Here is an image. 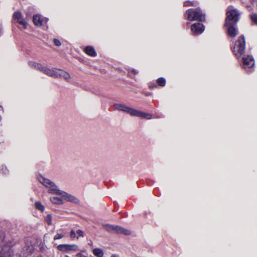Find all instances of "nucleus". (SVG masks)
I'll use <instances>...</instances> for the list:
<instances>
[{
    "label": "nucleus",
    "mask_w": 257,
    "mask_h": 257,
    "mask_svg": "<svg viewBox=\"0 0 257 257\" xmlns=\"http://www.w3.org/2000/svg\"><path fill=\"white\" fill-rule=\"evenodd\" d=\"M65 257H70L69 256H68V255H65Z\"/></svg>",
    "instance_id": "nucleus-35"
},
{
    "label": "nucleus",
    "mask_w": 257,
    "mask_h": 257,
    "mask_svg": "<svg viewBox=\"0 0 257 257\" xmlns=\"http://www.w3.org/2000/svg\"><path fill=\"white\" fill-rule=\"evenodd\" d=\"M245 50V38L243 36H241L235 42L232 51L236 57L238 58L244 53Z\"/></svg>",
    "instance_id": "nucleus-5"
},
{
    "label": "nucleus",
    "mask_w": 257,
    "mask_h": 257,
    "mask_svg": "<svg viewBox=\"0 0 257 257\" xmlns=\"http://www.w3.org/2000/svg\"><path fill=\"white\" fill-rule=\"evenodd\" d=\"M58 71V69L57 68H49L44 66L41 72H43L44 74L49 76L55 78H57Z\"/></svg>",
    "instance_id": "nucleus-11"
},
{
    "label": "nucleus",
    "mask_w": 257,
    "mask_h": 257,
    "mask_svg": "<svg viewBox=\"0 0 257 257\" xmlns=\"http://www.w3.org/2000/svg\"><path fill=\"white\" fill-rule=\"evenodd\" d=\"M236 24H225V26L227 29V35L230 37L234 38L238 34V30L236 27Z\"/></svg>",
    "instance_id": "nucleus-9"
},
{
    "label": "nucleus",
    "mask_w": 257,
    "mask_h": 257,
    "mask_svg": "<svg viewBox=\"0 0 257 257\" xmlns=\"http://www.w3.org/2000/svg\"><path fill=\"white\" fill-rule=\"evenodd\" d=\"M29 65L32 67V68H34L37 70H38L40 71H42V70L43 68V65H42L41 64H40V63H36L35 62H34V61H30L29 62Z\"/></svg>",
    "instance_id": "nucleus-16"
},
{
    "label": "nucleus",
    "mask_w": 257,
    "mask_h": 257,
    "mask_svg": "<svg viewBox=\"0 0 257 257\" xmlns=\"http://www.w3.org/2000/svg\"><path fill=\"white\" fill-rule=\"evenodd\" d=\"M57 249L59 251L64 252H75L79 250V247L77 245L73 244H59L57 246Z\"/></svg>",
    "instance_id": "nucleus-8"
},
{
    "label": "nucleus",
    "mask_w": 257,
    "mask_h": 257,
    "mask_svg": "<svg viewBox=\"0 0 257 257\" xmlns=\"http://www.w3.org/2000/svg\"><path fill=\"white\" fill-rule=\"evenodd\" d=\"M13 251L9 247H3L0 253V257H13Z\"/></svg>",
    "instance_id": "nucleus-14"
},
{
    "label": "nucleus",
    "mask_w": 257,
    "mask_h": 257,
    "mask_svg": "<svg viewBox=\"0 0 257 257\" xmlns=\"http://www.w3.org/2000/svg\"><path fill=\"white\" fill-rule=\"evenodd\" d=\"M250 19L252 23L257 25V14H253L250 15Z\"/></svg>",
    "instance_id": "nucleus-22"
},
{
    "label": "nucleus",
    "mask_w": 257,
    "mask_h": 257,
    "mask_svg": "<svg viewBox=\"0 0 257 257\" xmlns=\"http://www.w3.org/2000/svg\"><path fill=\"white\" fill-rule=\"evenodd\" d=\"M36 257H43L42 255H40V256H36Z\"/></svg>",
    "instance_id": "nucleus-34"
},
{
    "label": "nucleus",
    "mask_w": 257,
    "mask_h": 257,
    "mask_svg": "<svg viewBox=\"0 0 257 257\" xmlns=\"http://www.w3.org/2000/svg\"><path fill=\"white\" fill-rule=\"evenodd\" d=\"M70 237L72 238V239H74L76 237V232H75L74 230H72L70 232Z\"/></svg>",
    "instance_id": "nucleus-28"
},
{
    "label": "nucleus",
    "mask_w": 257,
    "mask_h": 257,
    "mask_svg": "<svg viewBox=\"0 0 257 257\" xmlns=\"http://www.w3.org/2000/svg\"><path fill=\"white\" fill-rule=\"evenodd\" d=\"M134 73H137V71H135V72H134Z\"/></svg>",
    "instance_id": "nucleus-37"
},
{
    "label": "nucleus",
    "mask_w": 257,
    "mask_h": 257,
    "mask_svg": "<svg viewBox=\"0 0 257 257\" xmlns=\"http://www.w3.org/2000/svg\"><path fill=\"white\" fill-rule=\"evenodd\" d=\"M254 60L250 55L244 56L242 58V68L248 73L254 70Z\"/></svg>",
    "instance_id": "nucleus-6"
},
{
    "label": "nucleus",
    "mask_w": 257,
    "mask_h": 257,
    "mask_svg": "<svg viewBox=\"0 0 257 257\" xmlns=\"http://www.w3.org/2000/svg\"><path fill=\"white\" fill-rule=\"evenodd\" d=\"M35 206L37 209L41 211H43L45 210L44 206L42 205V204L39 201L36 202L35 203Z\"/></svg>",
    "instance_id": "nucleus-21"
},
{
    "label": "nucleus",
    "mask_w": 257,
    "mask_h": 257,
    "mask_svg": "<svg viewBox=\"0 0 257 257\" xmlns=\"http://www.w3.org/2000/svg\"><path fill=\"white\" fill-rule=\"evenodd\" d=\"M46 222L48 225H51L52 224V216L50 214H48L46 217Z\"/></svg>",
    "instance_id": "nucleus-23"
},
{
    "label": "nucleus",
    "mask_w": 257,
    "mask_h": 257,
    "mask_svg": "<svg viewBox=\"0 0 257 257\" xmlns=\"http://www.w3.org/2000/svg\"><path fill=\"white\" fill-rule=\"evenodd\" d=\"M112 257H117V256H116V255H112Z\"/></svg>",
    "instance_id": "nucleus-36"
},
{
    "label": "nucleus",
    "mask_w": 257,
    "mask_h": 257,
    "mask_svg": "<svg viewBox=\"0 0 257 257\" xmlns=\"http://www.w3.org/2000/svg\"><path fill=\"white\" fill-rule=\"evenodd\" d=\"M193 3L192 2H190V1H186L184 3V6L185 7H189V6H193Z\"/></svg>",
    "instance_id": "nucleus-26"
},
{
    "label": "nucleus",
    "mask_w": 257,
    "mask_h": 257,
    "mask_svg": "<svg viewBox=\"0 0 257 257\" xmlns=\"http://www.w3.org/2000/svg\"><path fill=\"white\" fill-rule=\"evenodd\" d=\"M103 228L106 230L108 231H114L118 233H122L124 234H130V231L123 228L118 226H115L110 224H105L103 225Z\"/></svg>",
    "instance_id": "nucleus-7"
},
{
    "label": "nucleus",
    "mask_w": 257,
    "mask_h": 257,
    "mask_svg": "<svg viewBox=\"0 0 257 257\" xmlns=\"http://www.w3.org/2000/svg\"><path fill=\"white\" fill-rule=\"evenodd\" d=\"M13 18L15 20H17L19 24L23 26L24 28H26L27 23L25 19L22 18V15L20 12H16L13 15Z\"/></svg>",
    "instance_id": "nucleus-12"
},
{
    "label": "nucleus",
    "mask_w": 257,
    "mask_h": 257,
    "mask_svg": "<svg viewBox=\"0 0 257 257\" xmlns=\"http://www.w3.org/2000/svg\"><path fill=\"white\" fill-rule=\"evenodd\" d=\"M77 256H78L79 257H82L83 255L82 254H81L80 253H78L77 254Z\"/></svg>",
    "instance_id": "nucleus-32"
},
{
    "label": "nucleus",
    "mask_w": 257,
    "mask_h": 257,
    "mask_svg": "<svg viewBox=\"0 0 257 257\" xmlns=\"http://www.w3.org/2000/svg\"><path fill=\"white\" fill-rule=\"evenodd\" d=\"M57 78H62L66 81L69 82L71 79V76L67 72L63 70L58 69Z\"/></svg>",
    "instance_id": "nucleus-13"
},
{
    "label": "nucleus",
    "mask_w": 257,
    "mask_h": 257,
    "mask_svg": "<svg viewBox=\"0 0 257 257\" xmlns=\"http://www.w3.org/2000/svg\"><path fill=\"white\" fill-rule=\"evenodd\" d=\"M84 51L86 54L91 57H95L97 55L94 48L92 46L86 47L84 49Z\"/></svg>",
    "instance_id": "nucleus-15"
},
{
    "label": "nucleus",
    "mask_w": 257,
    "mask_h": 257,
    "mask_svg": "<svg viewBox=\"0 0 257 257\" xmlns=\"http://www.w3.org/2000/svg\"><path fill=\"white\" fill-rule=\"evenodd\" d=\"M188 20L203 21L205 19V15L200 9H189L186 12Z\"/></svg>",
    "instance_id": "nucleus-4"
},
{
    "label": "nucleus",
    "mask_w": 257,
    "mask_h": 257,
    "mask_svg": "<svg viewBox=\"0 0 257 257\" xmlns=\"http://www.w3.org/2000/svg\"><path fill=\"white\" fill-rule=\"evenodd\" d=\"M151 94L150 93H147L145 94V95L146 96H149Z\"/></svg>",
    "instance_id": "nucleus-33"
},
{
    "label": "nucleus",
    "mask_w": 257,
    "mask_h": 257,
    "mask_svg": "<svg viewBox=\"0 0 257 257\" xmlns=\"http://www.w3.org/2000/svg\"><path fill=\"white\" fill-rule=\"evenodd\" d=\"M191 31L195 35H198L202 34L204 31V27L202 24L196 23L191 26Z\"/></svg>",
    "instance_id": "nucleus-10"
},
{
    "label": "nucleus",
    "mask_w": 257,
    "mask_h": 257,
    "mask_svg": "<svg viewBox=\"0 0 257 257\" xmlns=\"http://www.w3.org/2000/svg\"><path fill=\"white\" fill-rule=\"evenodd\" d=\"M165 84H166L165 79L164 78L162 77V86H164L165 85Z\"/></svg>",
    "instance_id": "nucleus-31"
},
{
    "label": "nucleus",
    "mask_w": 257,
    "mask_h": 257,
    "mask_svg": "<svg viewBox=\"0 0 257 257\" xmlns=\"http://www.w3.org/2000/svg\"><path fill=\"white\" fill-rule=\"evenodd\" d=\"M239 19V14L237 10L233 6L228 7L226 10V24H237Z\"/></svg>",
    "instance_id": "nucleus-3"
},
{
    "label": "nucleus",
    "mask_w": 257,
    "mask_h": 257,
    "mask_svg": "<svg viewBox=\"0 0 257 257\" xmlns=\"http://www.w3.org/2000/svg\"><path fill=\"white\" fill-rule=\"evenodd\" d=\"M77 234H78L77 238L78 237H83L84 236V232L82 230H78L76 231Z\"/></svg>",
    "instance_id": "nucleus-25"
},
{
    "label": "nucleus",
    "mask_w": 257,
    "mask_h": 257,
    "mask_svg": "<svg viewBox=\"0 0 257 257\" xmlns=\"http://www.w3.org/2000/svg\"><path fill=\"white\" fill-rule=\"evenodd\" d=\"M5 238V234L4 232H0V239L3 240Z\"/></svg>",
    "instance_id": "nucleus-30"
},
{
    "label": "nucleus",
    "mask_w": 257,
    "mask_h": 257,
    "mask_svg": "<svg viewBox=\"0 0 257 257\" xmlns=\"http://www.w3.org/2000/svg\"><path fill=\"white\" fill-rule=\"evenodd\" d=\"M54 43L55 45L57 46H60L61 45V42L57 39H54Z\"/></svg>",
    "instance_id": "nucleus-27"
},
{
    "label": "nucleus",
    "mask_w": 257,
    "mask_h": 257,
    "mask_svg": "<svg viewBox=\"0 0 257 257\" xmlns=\"http://www.w3.org/2000/svg\"><path fill=\"white\" fill-rule=\"evenodd\" d=\"M93 253L97 257H103L104 252L102 249L99 248H95L93 250Z\"/></svg>",
    "instance_id": "nucleus-19"
},
{
    "label": "nucleus",
    "mask_w": 257,
    "mask_h": 257,
    "mask_svg": "<svg viewBox=\"0 0 257 257\" xmlns=\"http://www.w3.org/2000/svg\"><path fill=\"white\" fill-rule=\"evenodd\" d=\"M37 178L40 183L48 188V192L50 193L60 195L63 198V201L65 200L75 203L77 202L78 200L75 197L59 190L58 187L51 180L44 178L41 175H38Z\"/></svg>",
    "instance_id": "nucleus-1"
},
{
    "label": "nucleus",
    "mask_w": 257,
    "mask_h": 257,
    "mask_svg": "<svg viewBox=\"0 0 257 257\" xmlns=\"http://www.w3.org/2000/svg\"><path fill=\"white\" fill-rule=\"evenodd\" d=\"M50 200L52 203L55 204H62L64 203L63 198L58 197H52L50 198Z\"/></svg>",
    "instance_id": "nucleus-18"
},
{
    "label": "nucleus",
    "mask_w": 257,
    "mask_h": 257,
    "mask_svg": "<svg viewBox=\"0 0 257 257\" xmlns=\"http://www.w3.org/2000/svg\"><path fill=\"white\" fill-rule=\"evenodd\" d=\"M33 21L35 25L41 26L42 25L43 20L41 16L39 15H36L33 16Z\"/></svg>",
    "instance_id": "nucleus-17"
},
{
    "label": "nucleus",
    "mask_w": 257,
    "mask_h": 257,
    "mask_svg": "<svg viewBox=\"0 0 257 257\" xmlns=\"http://www.w3.org/2000/svg\"><path fill=\"white\" fill-rule=\"evenodd\" d=\"M2 169L4 171V174H7L8 172V170L7 169V167L5 166H3Z\"/></svg>",
    "instance_id": "nucleus-29"
},
{
    "label": "nucleus",
    "mask_w": 257,
    "mask_h": 257,
    "mask_svg": "<svg viewBox=\"0 0 257 257\" xmlns=\"http://www.w3.org/2000/svg\"><path fill=\"white\" fill-rule=\"evenodd\" d=\"M161 86V77L158 78L156 81V82L155 83H150L149 85V87L150 89H153L157 88L158 86Z\"/></svg>",
    "instance_id": "nucleus-20"
},
{
    "label": "nucleus",
    "mask_w": 257,
    "mask_h": 257,
    "mask_svg": "<svg viewBox=\"0 0 257 257\" xmlns=\"http://www.w3.org/2000/svg\"><path fill=\"white\" fill-rule=\"evenodd\" d=\"M64 236V235L63 233H58L54 236V240L60 239L63 238Z\"/></svg>",
    "instance_id": "nucleus-24"
},
{
    "label": "nucleus",
    "mask_w": 257,
    "mask_h": 257,
    "mask_svg": "<svg viewBox=\"0 0 257 257\" xmlns=\"http://www.w3.org/2000/svg\"><path fill=\"white\" fill-rule=\"evenodd\" d=\"M114 106L115 110L125 112L133 116H137L146 119H150L152 118L150 113L129 107L124 104L116 103Z\"/></svg>",
    "instance_id": "nucleus-2"
}]
</instances>
